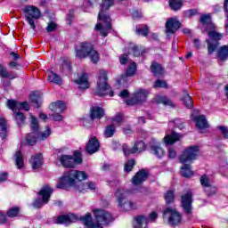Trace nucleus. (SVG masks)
Masks as SVG:
<instances>
[{"label": "nucleus", "mask_w": 228, "mask_h": 228, "mask_svg": "<svg viewBox=\"0 0 228 228\" xmlns=\"http://www.w3.org/2000/svg\"><path fill=\"white\" fill-rule=\"evenodd\" d=\"M42 153H37L30 159V165L33 170H38L42 167Z\"/></svg>", "instance_id": "obj_25"}, {"label": "nucleus", "mask_w": 228, "mask_h": 228, "mask_svg": "<svg viewBox=\"0 0 228 228\" xmlns=\"http://www.w3.org/2000/svg\"><path fill=\"white\" fill-rule=\"evenodd\" d=\"M134 74H136V63L132 62L126 69V75L127 77H131Z\"/></svg>", "instance_id": "obj_43"}, {"label": "nucleus", "mask_w": 228, "mask_h": 228, "mask_svg": "<svg viewBox=\"0 0 228 228\" xmlns=\"http://www.w3.org/2000/svg\"><path fill=\"white\" fill-rule=\"evenodd\" d=\"M133 167H134V159L128 160L125 164V172H131L133 170Z\"/></svg>", "instance_id": "obj_52"}, {"label": "nucleus", "mask_w": 228, "mask_h": 228, "mask_svg": "<svg viewBox=\"0 0 228 228\" xmlns=\"http://www.w3.org/2000/svg\"><path fill=\"white\" fill-rule=\"evenodd\" d=\"M27 22L32 29H37L35 20L40 19V10L34 5H25L22 9Z\"/></svg>", "instance_id": "obj_7"}, {"label": "nucleus", "mask_w": 228, "mask_h": 228, "mask_svg": "<svg viewBox=\"0 0 228 228\" xmlns=\"http://www.w3.org/2000/svg\"><path fill=\"white\" fill-rule=\"evenodd\" d=\"M50 110L54 113H63L67 110L65 102L58 101L50 104Z\"/></svg>", "instance_id": "obj_23"}, {"label": "nucleus", "mask_w": 228, "mask_h": 228, "mask_svg": "<svg viewBox=\"0 0 228 228\" xmlns=\"http://www.w3.org/2000/svg\"><path fill=\"white\" fill-rule=\"evenodd\" d=\"M132 184H134L133 192L138 193L142 191V184L143 183V169H141L131 180Z\"/></svg>", "instance_id": "obj_16"}, {"label": "nucleus", "mask_w": 228, "mask_h": 228, "mask_svg": "<svg viewBox=\"0 0 228 228\" xmlns=\"http://www.w3.org/2000/svg\"><path fill=\"white\" fill-rule=\"evenodd\" d=\"M210 39H207L208 54H213L218 47V40H222V34L216 31L208 32Z\"/></svg>", "instance_id": "obj_11"}, {"label": "nucleus", "mask_w": 228, "mask_h": 228, "mask_svg": "<svg viewBox=\"0 0 228 228\" xmlns=\"http://www.w3.org/2000/svg\"><path fill=\"white\" fill-rule=\"evenodd\" d=\"M179 140H181V134L173 133L164 137V143L166 145H172L175 143V142H179Z\"/></svg>", "instance_id": "obj_29"}, {"label": "nucleus", "mask_w": 228, "mask_h": 228, "mask_svg": "<svg viewBox=\"0 0 228 228\" xmlns=\"http://www.w3.org/2000/svg\"><path fill=\"white\" fill-rule=\"evenodd\" d=\"M119 97H121V99H127V97H129V91L127 90H123L119 93Z\"/></svg>", "instance_id": "obj_63"}, {"label": "nucleus", "mask_w": 228, "mask_h": 228, "mask_svg": "<svg viewBox=\"0 0 228 228\" xmlns=\"http://www.w3.org/2000/svg\"><path fill=\"white\" fill-rule=\"evenodd\" d=\"M0 77H4V79H6V77H8L9 79H15V77H17V75L10 74L6 67L3 66V64H0Z\"/></svg>", "instance_id": "obj_34"}, {"label": "nucleus", "mask_w": 228, "mask_h": 228, "mask_svg": "<svg viewBox=\"0 0 228 228\" xmlns=\"http://www.w3.org/2000/svg\"><path fill=\"white\" fill-rule=\"evenodd\" d=\"M30 118L31 130L34 132L38 131V119H37V118H35V116H33L32 114H30Z\"/></svg>", "instance_id": "obj_45"}, {"label": "nucleus", "mask_w": 228, "mask_h": 228, "mask_svg": "<svg viewBox=\"0 0 228 228\" xmlns=\"http://www.w3.org/2000/svg\"><path fill=\"white\" fill-rule=\"evenodd\" d=\"M48 81L49 83H54L55 85H61V77L54 72H50L48 75Z\"/></svg>", "instance_id": "obj_36"}, {"label": "nucleus", "mask_w": 228, "mask_h": 228, "mask_svg": "<svg viewBox=\"0 0 228 228\" xmlns=\"http://www.w3.org/2000/svg\"><path fill=\"white\" fill-rule=\"evenodd\" d=\"M219 131L223 134L224 138L228 139V127L227 126H219Z\"/></svg>", "instance_id": "obj_59"}, {"label": "nucleus", "mask_w": 228, "mask_h": 228, "mask_svg": "<svg viewBox=\"0 0 228 228\" xmlns=\"http://www.w3.org/2000/svg\"><path fill=\"white\" fill-rule=\"evenodd\" d=\"M168 126L169 127H178V129H184V122H183V119L180 118L170 121Z\"/></svg>", "instance_id": "obj_40"}, {"label": "nucleus", "mask_w": 228, "mask_h": 228, "mask_svg": "<svg viewBox=\"0 0 228 228\" xmlns=\"http://www.w3.org/2000/svg\"><path fill=\"white\" fill-rule=\"evenodd\" d=\"M7 135V131H6V120L3 118H0V137L2 140H4Z\"/></svg>", "instance_id": "obj_37"}, {"label": "nucleus", "mask_w": 228, "mask_h": 228, "mask_svg": "<svg viewBox=\"0 0 228 228\" xmlns=\"http://www.w3.org/2000/svg\"><path fill=\"white\" fill-rule=\"evenodd\" d=\"M193 15H197V10L191 9V10L186 11L187 17H193Z\"/></svg>", "instance_id": "obj_64"}, {"label": "nucleus", "mask_w": 228, "mask_h": 228, "mask_svg": "<svg viewBox=\"0 0 228 228\" xmlns=\"http://www.w3.org/2000/svg\"><path fill=\"white\" fill-rule=\"evenodd\" d=\"M182 101L184 106L189 110H191V108H193V101H191V96H190L188 91H183V97L182 98Z\"/></svg>", "instance_id": "obj_32"}, {"label": "nucleus", "mask_w": 228, "mask_h": 228, "mask_svg": "<svg viewBox=\"0 0 228 228\" xmlns=\"http://www.w3.org/2000/svg\"><path fill=\"white\" fill-rule=\"evenodd\" d=\"M86 179H88V175L85 171L70 170L64 173V175L60 178L59 184L56 185V188L71 186L72 188H76L79 193H85V191H87L88 190L95 191L97 186L94 183H81Z\"/></svg>", "instance_id": "obj_1"}, {"label": "nucleus", "mask_w": 228, "mask_h": 228, "mask_svg": "<svg viewBox=\"0 0 228 228\" xmlns=\"http://www.w3.org/2000/svg\"><path fill=\"white\" fill-rule=\"evenodd\" d=\"M194 122L196 123V127H198V129H208V127H209L206 116L204 115L196 117Z\"/></svg>", "instance_id": "obj_26"}, {"label": "nucleus", "mask_w": 228, "mask_h": 228, "mask_svg": "<svg viewBox=\"0 0 228 228\" xmlns=\"http://www.w3.org/2000/svg\"><path fill=\"white\" fill-rule=\"evenodd\" d=\"M19 110H25V111H29V103H28V102H20L19 103Z\"/></svg>", "instance_id": "obj_57"}, {"label": "nucleus", "mask_w": 228, "mask_h": 228, "mask_svg": "<svg viewBox=\"0 0 228 228\" xmlns=\"http://www.w3.org/2000/svg\"><path fill=\"white\" fill-rule=\"evenodd\" d=\"M91 120H100V118H102L104 117V109L100 107H94L91 110Z\"/></svg>", "instance_id": "obj_27"}, {"label": "nucleus", "mask_w": 228, "mask_h": 228, "mask_svg": "<svg viewBox=\"0 0 228 228\" xmlns=\"http://www.w3.org/2000/svg\"><path fill=\"white\" fill-rule=\"evenodd\" d=\"M129 191L126 189H118L115 197L118 201V206L121 211H133V209H138V204L133 200H127Z\"/></svg>", "instance_id": "obj_5"}, {"label": "nucleus", "mask_w": 228, "mask_h": 228, "mask_svg": "<svg viewBox=\"0 0 228 228\" xmlns=\"http://www.w3.org/2000/svg\"><path fill=\"white\" fill-rule=\"evenodd\" d=\"M147 149L151 154H154V156L159 159L165 156V150L161 148V143H159L156 139H151L149 146L144 145L143 150L147 151Z\"/></svg>", "instance_id": "obj_10"}, {"label": "nucleus", "mask_w": 228, "mask_h": 228, "mask_svg": "<svg viewBox=\"0 0 228 228\" xmlns=\"http://www.w3.org/2000/svg\"><path fill=\"white\" fill-rule=\"evenodd\" d=\"M167 154L170 159H175V158H177V151H175V149H174V147L168 148Z\"/></svg>", "instance_id": "obj_54"}, {"label": "nucleus", "mask_w": 228, "mask_h": 228, "mask_svg": "<svg viewBox=\"0 0 228 228\" xmlns=\"http://www.w3.org/2000/svg\"><path fill=\"white\" fill-rule=\"evenodd\" d=\"M201 24L204 26H208V24H211V16L209 14H204L200 19Z\"/></svg>", "instance_id": "obj_49"}, {"label": "nucleus", "mask_w": 228, "mask_h": 228, "mask_svg": "<svg viewBox=\"0 0 228 228\" xmlns=\"http://www.w3.org/2000/svg\"><path fill=\"white\" fill-rule=\"evenodd\" d=\"M218 58L221 60V61H225V60H228V45L220 47L218 51Z\"/></svg>", "instance_id": "obj_33"}, {"label": "nucleus", "mask_w": 228, "mask_h": 228, "mask_svg": "<svg viewBox=\"0 0 228 228\" xmlns=\"http://www.w3.org/2000/svg\"><path fill=\"white\" fill-rule=\"evenodd\" d=\"M143 225V216H139L135 217L134 221V228H142Z\"/></svg>", "instance_id": "obj_48"}, {"label": "nucleus", "mask_w": 228, "mask_h": 228, "mask_svg": "<svg viewBox=\"0 0 228 228\" xmlns=\"http://www.w3.org/2000/svg\"><path fill=\"white\" fill-rule=\"evenodd\" d=\"M93 213L96 220L95 223L92 222V214L90 213L81 217V221L85 225H86V227L102 228V225H108V224L113 221L111 214H110V212H107L106 210L96 209L94 210Z\"/></svg>", "instance_id": "obj_3"}, {"label": "nucleus", "mask_w": 228, "mask_h": 228, "mask_svg": "<svg viewBox=\"0 0 228 228\" xmlns=\"http://www.w3.org/2000/svg\"><path fill=\"white\" fill-rule=\"evenodd\" d=\"M199 146H189L187 147L182 153V155L179 156V161L180 163H191L192 161H195L197 158L199 157Z\"/></svg>", "instance_id": "obj_9"}, {"label": "nucleus", "mask_w": 228, "mask_h": 228, "mask_svg": "<svg viewBox=\"0 0 228 228\" xmlns=\"http://www.w3.org/2000/svg\"><path fill=\"white\" fill-rule=\"evenodd\" d=\"M58 161L64 168H75L77 165L83 163V155L79 151H76L74 155H61L58 157Z\"/></svg>", "instance_id": "obj_6"}, {"label": "nucleus", "mask_w": 228, "mask_h": 228, "mask_svg": "<svg viewBox=\"0 0 228 228\" xmlns=\"http://www.w3.org/2000/svg\"><path fill=\"white\" fill-rule=\"evenodd\" d=\"M151 69L153 76H155L156 77H161V76L165 74V69H163L161 64L158 62H153L151 66Z\"/></svg>", "instance_id": "obj_28"}, {"label": "nucleus", "mask_w": 228, "mask_h": 228, "mask_svg": "<svg viewBox=\"0 0 228 228\" xmlns=\"http://www.w3.org/2000/svg\"><path fill=\"white\" fill-rule=\"evenodd\" d=\"M154 88H167V82L165 80L158 79L155 81Z\"/></svg>", "instance_id": "obj_56"}, {"label": "nucleus", "mask_w": 228, "mask_h": 228, "mask_svg": "<svg viewBox=\"0 0 228 228\" xmlns=\"http://www.w3.org/2000/svg\"><path fill=\"white\" fill-rule=\"evenodd\" d=\"M181 174L183 177H191V175H193V171H191V163L183 164V166L181 167Z\"/></svg>", "instance_id": "obj_30"}, {"label": "nucleus", "mask_w": 228, "mask_h": 228, "mask_svg": "<svg viewBox=\"0 0 228 228\" xmlns=\"http://www.w3.org/2000/svg\"><path fill=\"white\" fill-rule=\"evenodd\" d=\"M165 200L167 202V204H172V202H174V191H167L166 192V194L164 195Z\"/></svg>", "instance_id": "obj_46"}, {"label": "nucleus", "mask_w": 228, "mask_h": 228, "mask_svg": "<svg viewBox=\"0 0 228 228\" xmlns=\"http://www.w3.org/2000/svg\"><path fill=\"white\" fill-rule=\"evenodd\" d=\"M165 215H169V224H171L173 227H175V225H179V224H181V214L177 211H175V209L172 208H167L164 211V216Z\"/></svg>", "instance_id": "obj_13"}, {"label": "nucleus", "mask_w": 228, "mask_h": 228, "mask_svg": "<svg viewBox=\"0 0 228 228\" xmlns=\"http://www.w3.org/2000/svg\"><path fill=\"white\" fill-rule=\"evenodd\" d=\"M8 216L10 218H13L15 217L17 215H19V208L14 207L12 208H11L8 213H7Z\"/></svg>", "instance_id": "obj_55"}, {"label": "nucleus", "mask_w": 228, "mask_h": 228, "mask_svg": "<svg viewBox=\"0 0 228 228\" xmlns=\"http://www.w3.org/2000/svg\"><path fill=\"white\" fill-rule=\"evenodd\" d=\"M15 163L18 168H22V167H24V159L22 158V153L20 151H16L15 153Z\"/></svg>", "instance_id": "obj_39"}, {"label": "nucleus", "mask_w": 228, "mask_h": 228, "mask_svg": "<svg viewBox=\"0 0 228 228\" xmlns=\"http://www.w3.org/2000/svg\"><path fill=\"white\" fill-rule=\"evenodd\" d=\"M169 6L174 12H177L183 8V2L180 0H169Z\"/></svg>", "instance_id": "obj_38"}, {"label": "nucleus", "mask_w": 228, "mask_h": 228, "mask_svg": "<svg viewBox=\"0 0 228 228\" xmlns=\"http://www.w3.org/2000/svg\"><path fill=\"white\" fill-rule=\"evenodd\" d=\"M100 147L101 144L99 143V140L94 136L89 139V142L86 145V151L88 154H95Z\"/></svg>", "instance_id": "obj_18"}, {"label": "nucleus", "mask_w": 228, "mask_h": 228, "mask_svg": "<svg viewBox=\"0 0 228 228\" xmlns=\"http://www.w3.org/2000/svg\"><path fill=\"white\" fill-rule=\"evenodd\" d=\"M181 28V22L175 18H170L166 22V33L174 34Z\"/></svg>", "instance_id": "obj_17"}, {"label": "nucleus", "mask_w": 228, "mask_h": 228, "mask_svg": "<svg viewBox=\"0 0 228 228\" xmlns=\"http://www.w3.org/2000/svg\"><path fill=\"white\" fill-rule=\"evenodd\" d=\"M130 49H131V51H132L134 56L138 57V56H140V54H142V53L140 52V48L138 47V45H134V46H132Z\"/></svg>", "instance_id": "obj_58"}, {"label": "nucleus", "mask_w": 228, "mask_h": 228, "mask_svg": "<svg viewBox=\"0 0 228 228\" xmlns=\"http://www.w3.org/2000/svg\"><path fill=\"white\" fill-rule=\"evenodd\" d=\"M94 47V45L90 43H82L76 49L77 58L83 60L88 56L91 49Z\"/></svg>", "instance_id": "obj_14"}, {"label": "nucleus", "mask_w": 228, "mask_h": 228, "mask_svg": "<svg viewBox=\"0 0 228 228\" xmlns=\"http://www.w3.org/2000/svg\"><path fill=\"white\" fill-rule=\"evenodd\" d=\"M13 117L16 120V124L17 126H19L20 127H22V126H24V122H26V117H24V114L21 112H14Z\"/></svg>", "instance_id": "obj_35"}, {"label": "nucleus", "mask_w": 228, "mask_h": 228, "mask_svg": "<svg viewBox=\"0 0 228 228\" xmlns=\"http://www.w3.org/2000/svg\"><path fill=\"white\" fill-rule=\"evenodd\" d=\"M113 4H115L114 0L102 1V8L98 14V20H102V22H104L105 27L101 23H97L95 26L96 31H99L102 37H108V33L111 31V18H110V15H108L106 12H108V10H110Z\"/></svg>", "instance_id": "obj_2"}, {"label": "nucleus", "mask_w": 228, "mask_h": 228, "mask_svg": "<svg viewBox=\"0 0 228 228\" xmlns=\"http://www.w3.org/2000/svg\"><path fill=\"white\" fill-rule=\"evenodd\" d=\"M51 127L45 126V130L41 132L38 136L37 140H45L51 136Z\"/></svg>", "instance_id": "obj_41"}, {"label": "nucleus", "mask_w": 228, "mask_h": 228, "mask_svg": "<svg viewBox=\"0 0 228 228\" xmlns=\"http://www.w3.org/2000/svg\"><path fill=\"white\" fill-rule=\"evenodd\" d=\"M40 198H37L34 203V208H40L45 204H49V200L51 199V195H53V188L49 185H45L42 187L40 191L38 192Z\"/></svg>", "instance_id": "obj_8"}, {"label": "nucleus", "mask_w": 228, "mask_h": 228, "mask_svg": "<svg viewBox=\"0 0 228 228\" xmlns=\"http://www.w3.org/2000/svg\"><path fill=\"white\" fill-rule=\"evenodd\" d=\"M60 113L61 112H55V114L53 115V120H55L56 122L63 120V116H61Z\"/></svg>", "instance_id": "obj_61"}, {"label": "nucleus", "mask_w": 228, "mask_h": 228, "mask_svg": "<svg viewBox=\"0 0 228 228\" xmlns=\"http://www.w3.org/2000/svg\"><path fill=\"white\" fill-rule=\"evenodd\" d=\"M143 149V142H138L134 143V148L129 149L127 145H123V152L125 156H130V154H136L137 152H140Z\"/></svg>", "instance_id": "obj_20"}, {"label": "nucleus", "mask_w": 228, "mask_h": 228, "mask_svg": "<svg viewBox=\"0 0 228 228\" xmlns=\"http://www.w3.org/2000/svg\"><path fill=\"white\" fill-rule=\"evenodd\" d=\"M143 99V89H138L132 94V98L126 101L127 106H134V104H140Z\"/></svg>", "instance_id": "obj_19"}, {"label": "nucleus", "mask_w": 228, "mask_h": 228, "mask_svg": "<svg viewBox=\"0 0 228 228\" xmlns=\"http://www.w3.org/2000/svg\"><path fill=\"white\" fill-rule=\"evenodd\" d=\"M193 194L191 191H187V193L182 195V208L187 215L191 213V203L193 202L192 200Z\"/></svg>", "instance_id": "obj_15"}, {"label": "nucleus", "mask_w": 228, "mask_h": 228, "mask_svg": "<svg viewBox=\"0 0 228 228\" xmlns=\"http://www.w3.org/2000/svg\"><path fill=\"white\" fill-rule=\"evenodd\" d=\"M75 82L82 90H86V88H89L90 86V83L88 82V75L86 73L82 74L77 80H75Z\"/></svg>", "instance_id": "obj_24"}, {"label": "nucleus", "mask_w": 228, "mask_h": 228, "mask_svg": "<svg viewBox=\"0 0 228 228\" xmlns=\"http://www.w3.org/2000/svg\"><path fill=\"white\" fill-rule=\"evenodd\" d=\"M155 102H157V104H163L164 106H169L170 108H175V103L167 96L157 95L155 97Z\"/></svg>", "instance_id": "obj_22"}, {"label": "nucleus", "mask_w": 228, "mask_h": 228, "mask_svg": "<svg viewBox=\"0 0 228 228\" xmlns=\"http://www.w3.org/2000/svg\"><path fill=\"white\" fill-rule=\"evenodd\" d=\"M55 29H56V23H54V22L49 23L46 28V31L48 33H51V32L54 31Z\"/></svg>", "instance_id": "obj_60"}, {"label": "nucleus", "mask_w": 228, "mask_h": 228, "mask_svg": "<svg viewBox=\"0 0 228 228\" xmlns=\"http://www.w3.org/2000/svg\"><path fill=\"white\" fill-rule=\"evenodd\" d=\"M156 218H158V214L156 212H151L148 218H144V222L149 224L150 222H156Z\"/></svg>", "instance_id": "obj_53"}, {"label": "nucleus", "mask_w": 228, "mask_h": 228, "mask_svg": "<svg viewBox=\"0 0 228 228\" xmlns=\"http://www.w3.org/2000/svg\"><path fill=\"white\" fill-rule=\"evenodd\" d=\"M119 61H120L121 65H126V63H127V54L120 55Z\"/></svg>", "instance_id": "obj_62"}, {"label": "nucleus", "mask_w": 228, "mask_h": 228, "mask_svg": "<svg viewBox=\"0 0 228 228\" xmlns=\"http://www.w3.org/2000/svg\"><path fill=\"white\" fill-rule=\"evenodd\" d=\"M123 118L124 117L122 116V114L116 115L111 120L112 126H118V124L122 122Z\"/></svg>", "instance_id": "obj_51"}, {"label": "nucleus", "mask_w": 228, "mask_h": 228, "mask_svg": "<svg viewBox=\"0 0 228 228\" xmlns=\"http://www.w3.org/2000/svg\"><path fill=\"white\" fill-rule=\"evenodd\" d=\"M30 101L35 104L36 108H39L40 107V96H38V94L33 93L30 95Z\"/></svg>", "instance_id": "obj_47"}, {"label": "nucleus", "mask_w": 228, "mask_h": 228, "mask_svg": "<svg viewBox=\"0 0 228 228\" xmlns=\"http://www.w3.org/2000/svg\"><path fill=\"white\" fill-rule=\"evenodd\" d=\"M87 56L90 58V61L94 65L99 63V61L101 60V55L99 54V53L95 49H94V46L92 47V49L89 52V53L87 54Z\"/></svg>", "instance_id": "obj_31"}, {"label": "nucleus", "mask_w": 228, "mask_h": 228, "mask_svg": "<svg viewBox=\"0 0 228 228\" xmlns=\"http://www.w3.org/2000/svg\"><path fill=\"white\" fill-rule=\"evenodd\" d=\"M7 104H8V108L12 110L14 113L17 111V110H19V107L20 106V102H17L13 100H9L7 102Z\"/></svg>", "instance_id": "obj_44"}, {"label": "nucleus", "mask_w": 228, "mask_h": 228, "mask_svg": "<svg viewBox=\"0 0 228 228\" xmlns=\"http://www.w3.org/2000/svg\"><path fill=\"white\" fill-rule=\"evenodd\" d=\"M27 143H28V145H35L37 143V136H35L33 133L28 134Z\"/></svg>", "instance_id": "obj_50"}, {"label": "nucleus", "mask_w": 228, "mask_h": 228, "mask_svg": "<svg viewBox=\"0 0 228 228\" xmlns=\"http://www.w3.org/2000/svg\"><path fill=\"white\" fill-rule=\"evenodd\" d=\"M200 183L208 197H211V195H215V193H216V187H214L211 184V180H209V176L208 175H201Z\"/></svg>", "instance_id": "obj_12"}, {"label": "nucleus", "mask_w": 228, "mask_h": 228, "mask_svg": "<svg viewBox=\"0 0 228 228\" xmlns=\"http://www.w3.org/2000/svg\"><path fill=\"white\" fill-rule=\"evenodd\" d=\"M115 131H116L115 126L113 125L108 126L104 131L105 138H111V136L115 134Z\"/></svg>", "instance_id": "obj_42"}, {"label": "nucleus", "mask_w": 228, "mask_h": 228, "mask_svg": "<svg viewBox=\"0 0 228 228\" xmlns=\"http://www.w3.org/2000/svg\"><path fill=\"white\" fill-rule=\"evenodd\" d=\"M74 222H77V216L74 214L61 216L56 219V224H62L64 225H69V224H74Z\"/></svg>", "instance_id": "obj_21"}, {"label": "nucleus", "mask_w": 228, "mask_h": 228, "mask_svg": "<svg viewBox=\"0 0 228 228\" xmlns=\"http://www.w3.org/2000/svg\"><path fill=\"white\" fill-rule=\"evenodd\" d=\"M111 86L108 84V71L104 69H100L98 73V80L94 92L98 97H105V95H110L113 97L115 94L110 90Z\"/></svg>", "instance_id": "obj_4"}]
</instances>
